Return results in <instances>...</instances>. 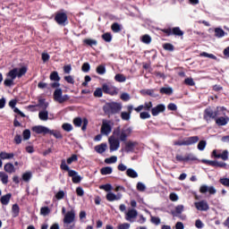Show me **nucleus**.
I'll return each instance as SVG.
<instances>
[{
  "label": "nucleus",
  "instance_id": "nucleus-46",
  "mask_svg": "<svg viewBox=\"0 0 229 229\" xmlns=\"http://www.w3.org/2000/svg\"><path fill=\"white\" fill-rule=\"evenodd\" d=\"M50 135H54V137L55 139H64V136L62 135V132L58 131H51L49 130L48 132Z\"/></svg>",
  "mask_w": 229,
  "mask_h": 229
},
{
  "label": "nucleus",
  "instance_id": "nucleus-22",
  "mask_svg": "<svg viewBox=\"0 0 229 229\" xmlns=\"http://www.w3.org/2000/svg\"><path fill=\"white\" fill-rule=\"evenodd\" d=\"M102 90L104 94H109L110 96H116L117 90L114 88H110L108 84H103Z\"/></svg>",
  "mask_w": 229,
  "mask_h": 229
},
{
  "label": "nucleus",
  "instance_id": "nucleus-18",
  "mask_svg": "<svg viewBox=\"0 0 229 229\" xmlns=\"http://www.w3.org/2000/svg\"><path fill=\"white\" fill-rule=\"evenodd\" d=\"M32 131L34 133H38V135H40L43 133V135H47L49 133V129L43 125H36L31 128Z\"/></svg>",
  "mask_w": 229,
  "mask_h": 229
},
{
  "label": "nucleus",
  "instance_id": "nucleus-17",
  "mask_svg": "<svg viewBox=\"0 0 229 229\" xmlns=\"http://www.w3.org/2000/svg\"><path fill=\"white\" fill-rule=\"evenodd\" d=\"M165 112V105L158 104L157 106L151 108V114L153 117H157L159 114H164Z\"/></svg>",
  "mask_w": 229,
  "mask_h": 229
},
{
  "label": "nucleus",
  "instance_id": "nucleus-7",
  "mask_svg": "<svg viewBox=\"0 0 229 229\" xmlns=\"http://www.w3.org/2000/svg\"><path fill=\"white\" fill-rule=\"evenodd\" d=\"M217 115H219V107H216V110L214 111L212 107L208 106L204 110V119L205 121H211V119H217Z\"/></svg>",
  "mask_w": 229,
  "mask_h": 229
},
{
  "label": "nucleus",
  "instance_id": "nucleus-5",
  "mask_svg": "<svg viewBox=\"0 0 229 229\" xmlns=\"http://www.w3.org/2000/svg\"><path fill=\"white\" fill-rule=\"evenodd\" d=\"M64 92L62 91V89L57 88L54 91V101H56L59 103V105H62L71 99V97L69 95H64L62 96Z\"/></svg>",
  "mask_w": 229,
  "mask_h": 229
},
{
  "label": "nucleus",
  "instance_id": "nucleus-29",
  "mask_svg": "<svg viewBox=\"0 0 229 229\" xmlns=\"http://www.w3.org/2000/svg\"><path fill=\"white\" fill-rule=\"evenodd\" d=\"M20 213H21V208H19V204H13L12 207L13 217H19Z\"/></svg>",
  "mask_w": 229,
  "mask_h": 229
},
{
  "label": "nucleus",
  "instance_id": "nucleus-16",
  "mask_svg": "<svg viewBox=\"0 0 229 229\" xmlns=\"http://www.w3.org/2000/svg\"><path fill=\"white\" fill-rule=\"evenodd\" d=\"M100 133L102 135H110V133H112V125H110V122L103 121Z\"/></svg>",
  "mask_w": 229,
  "mask_h": 229
},
{
  "label": "nucleus",
  "instance_id": "nucleus-62",
  "mask_svg": "<svg viewBox=\"0 0 229 229\" xmlns=\"http://www.w3.org/2000/svg\"><path fill=\"white\" fill-rule=\"evenodd\" d=\"M62 128L64 131H72V125L71 123H64Z\"/></svg>",
  "mask_w": 229,
  "mask_h": 229
},
{
  "label": "nucleus",
  "instance_id": "nucleus-19",
  "mask_svg": "<svg viewBox=\"0 0 229 229\" xmlns=\"http://www.w3.org/2000/svg\"><path fill=\"white\" fill-rule=\"evenodd\" d=\"M199 192L200 194H207V192H208L209 194L214 195L216 192H217V190H216L214 186H208L203 184L199 188Z\"/></svg>",
  "mask_w": 229,
  "mask_h": 229
},
{
  "label": "nucleus",
  "instance_id": "nucleus-51",
  "mask_svg": "<svg viewBox=\"0 0 229 229\" xmlns=\"http://www.w3.org/2000/svg\"><path fill=\"white\" fill-rule=\"evenodd\" d=\"M141 42H143V44H151V36L150 35H143L141 38Z\"/></svg>",
  "mask_w": 229,
  "mask_h": 229
},
{
  "label": "nucleus",
  "instance_id": "nucleus-33",
  "mask_svg": "<svg viewBox=\"0 0 229 229\" xmlns=\"http://www.w3.org/2000/svg\"><path fill=\"white\" fill-rule=\"evenodd\" d=\"M83 44L86 46H89V47H94V46H98V40L92 38H86L83 40Z\"/></svg>",
  "mask_w": 229,
  "mask_h": 229
},
{
  "label": "nucleus",
  "instance_id": "nucleus-64",
  "mask_svg": "<svg viewBox=\"0 0 229 229\" xmlns=\"http://www.w3.org/2000/svg\"><path fill=\"white\" fill-rule=\"evenodd\" d=\"M140 119H150L151 118V114L148 112H141L140 114Z\"/></svg>",
  "mask_w": 229,
  "mask_h": 229
},
{
  "label": "nucleus",
  "instance_id": "nucleus-8",
  "mask_svg": "<svg viewBox=\"0 0 229 229\" xmlns=\"http://www.w3.org/2000/svg\"><path fill=\"white\" fill-rule=\"evenodd\" d=\"M199 141V137L198 136H191L188 137L183 140L175 141L174 144V146H192V144H196Z\"/></svg>",
  "mask_w": 229,
  "mask_h": 229
},
{
  "label": "nucleus",
  "instance_id": "nucleus-44",
  "mask_svg": "<svg viewBox=\"0 0 229 229\" xmlns=\"http://www.w3.org/2000/svg\"><path fill=\"white\" fill-rule=\"evenodd\" d=\"M163 49H165V51L173 52V51H174V46L171 43H165L163 45Z\"/></svg>",
  "mask_w": 229,
  "mask_h": 229
},
{
  "label": "nucleus",
  "instance_id": "nucleus-63",
  "mask_svg": "<svg viewBox=\"0 0 229 229\" xmlns=\"http://www.w3.org/2000/svg\"><path fill=\"white\" fill-rule=\"evenodd\" d=\"M81 71L83 72H89V71H90V64L89 63H84L81 66Z\"/></svg>",
  "mask_w": 229,
  "mask_h": 229
},
{
  "label": "nucleus",
  "instance_id": "nucleus-27",
  "mask_svg": "<svg viewBox=\"0 0 229 229\" xmlns=\"http://www.w3.org/2000/svg\"><path fill=\"white\" fill-rule=\"evenodd\" d=\"M215 121L218 126H226V124H228L229 118H225L221 116L219 118H216Z\"/></svg>",
  "mask_w": 229,
  "mask_h": 229
},
{
  "label": "nucleus",
  "instance_id": "nucleus-9",
  "mask_svg": "<svg viewBox=\"0 0 229 229\" xmlns=\"http://www.w3.org/2000/svg\"><path fill=\"white\" fill-rule=\"evenodd\" d=\"M108 142H109V149L111 153L114 151H117V149H119V148L121 147V141L117 138H115V136L114 135L109 137Z\"/></svg>",
  "mask_w": 229,
  "mask_h": 229
},
{
  "label": "nucleus",
  "instance_id": "nucleus-52",
  "mask_svg": "<svg viewBox=\"0 0 229 229\" xmlns=\"http://www.w3.org/2000/svg\"><path fill=\"white\" fill-rule=\"evenodd\" d=\"M199 151H203L207 148V140H200L197 146Z\"/></svg>",
  "mask_w": 229,
  "mask_h": 229
},
{
  "label": "nucleus",
  "instance_id": "nucleus-53",
  "mask_svg": "<svg viewBox=\"0 0 229 229\" xmlns=\"http://www.w3.org/2000/svg\"><path fill=\"white\" fill-rule=\"evenodd\" d=\"M184 84L188 85L189 87H194V85H196V82H194L193 78H186L184 80Z\"/></svg>",
  "mask_w": 229,
  "mask_h": 229
},
{
  "label": "nucleus",
  "instance_id": "nucleus-4",
  "mask_svg": "<svg viewBox=\"0 0 229 229\" xmlns=\"http://www.w3.org/2000/svg\"><path fill=\"white\" fill-rule=\"evenodd\" d=\"M6 76L7 79H5L4 81V87H13V85H15L14 80L18 78L17 68H13V70L9 71Z\"/></svg>",
  "mask_w": 229,
  "mask_h": 229
},
{
  "label": "nucleus",
  "instance_id": "nucleus-34",
  "mask_svg": "<svg viewBox=\"0 0 229 229\" xmlns=\"http://www.w3.org/2000/svg\"><path fill=\"white\" fill-rule=\"evenodd\" d=\"M113 169L112 167L110 166H105V167H102L100 169V174L103 175V176H106V174H112L113 173Z\"/></svg>",
  "mask_w": 229,
  "mask_h": 229
},
{
  "label": "nucleus",
  "instance_id": "nucleus-13",
  "mask_svg": "<svg viewBox=\"0 0 229 229\" xmlns=\"http://www.w3.org/2000/svg\"><path fill=\"white\" fill-rule=\"evenodd\" d=\"M153 108V102L148 101L145 102L143 105L139 106L138 107H135L134 110L137 112V114L142 112V110H145L146 112H151V109Z\"/></svg>",
  "mask_w": 229,
  "mask_h": 229
},
{
  "label": "nucleus",
  "instance_id": "nucleus-45",
  "mask_svg": "<svg viewBox=\"0 0 229 229\" xmlns=\"http://www.w3.org/2000/svg\"><path fill=\"white\" fill-rule=\"evenodd\" d=\"M40 214L41 216H49V214H51V209L49 207H42L40 208Z\"/></svg>",
  "mask_w": 229,
  "mask_h": 229
},
{
  "label": "nucleus",
  "instance_id": "nucleus-61",
  "mask_svg": "<svg viewBox=\"0 0 229 229\" xmlns=\"http://www.w3.org/2000/svg\"><path fill=\"white\" fill-rule=\"evenodd\" d=\"M22 180L23 182H28L29 180H31V172H26L22 174Z\"/></svg>",
  "mask_w": 229,
  "mask_h": 229
},
{
  "label": "nucleus",
  "instance_id": "nucleus-11",
  "mask_svg": "<svg viewBox=\"0 0 229 229\" xmlns=\"http://www.w3.org/2000/svg\"><path fill=\"white\" fill-rule=\"evenodd\" d=\"M55 21L59 24V26H65L67 22V13H62V12H57L55 13Z\"/></svg>",
  "mask_w": 229,
  "mask_h": 229
},
{
  "label": "nucleus",
  "instance_id": "nucleus-10",
  "mask_svg": "<svg viewBox=\"0 0 229 229\" xmlns=\"http://www.w3.org/2000/svg\"><path fill=\"white\" fill-rule=\"evenodd\" d=\"M175 160L176 162H196V160H198V157L193 156L191 153H188L184 157L177 154L175 156Z\"/></svg>",
  "mask_w": 229,
  "mask_h": 229
},
{
  "label": "nucleus",
  "instance_id": "nucleus-21",
  "mask_svg": "<svg viewBox=\"0 0 229 229\" xmlns=\"http://www.w3.org/2000/svg\"><path fill=\"white\" fill-rule=\"evenodd\" d=\"M137 216H139V212L137 209H129L128 212L125 214L126 221H130V223H133L132 219H136Z\"/></svg>",
  "mask_w": 229,
  "mask_h": 229
},
{
  "label": "nucleus",
  "instance_id": "nucleus-59",
  "mask_svg": "<svg viewBox=\"0 0 229 229\" xmlns=\"http://www.w3.org/2000/svg\"><path fill=\"white\" fill-rule=\"evenodd\" d=\"M64 198H65V191H59L56 194H55V199H64Z\"/></svg>",
  "mask_w": 229,
  "mask_h": 229
},
{
  "label": "nucleus",
  "instance_id": "nucleus-6",
  "mask_svg": "<svg viewBox=\"0 0 229 229\" xmlns=\"http://www.w3.org/2000/svg\"><path fill=\"white\" fill-rule=\"evenodd\" d=\"M162 33H165L166 37H171L174 35V37H182L184 35L183 30L180 29V27L161 29Z\"/></svg>",
  "mask_w": 229,
  "mask_h": 229
},
{
  "label": "nucleus",
  "instance_id": "nucleus-12",
  "mask_svg": "<svg viewBox=\"0 0 229 229\" xmlns=\"http://www.w3.org/2000/svg\"><path fill=\"white\" fill-rule=\"evenodd\" d=\"M75 219H76V211L74 209H72L70 211H67V213L64 215L63 221L64 225H71V223H74Z\"/></svg>",
  "mask_w": 229,
  "mask_h": 229
},
{
  "label": "nucleus",
  "instance_id": "nucleus-20",
  "mask_svg": "<svg viewBox=\"0 0 229 229\" xmlns=\"http://www.w3.org/2000/svg\"><path fill=\"white\" fill-rule=\"evenodd\" d=\"M135 108L131 105L127 106V112L121 113V119L123 121H130L131 119V112H133Z\"/></svg>",
  "mask_w": 229,
  "mask_h": 229
},
{
  "label": "nucleus",
  "instance_id": "nucleus-31",
  "mask_svg": "<svg viewBox=\"0 0 229 229\" xmlns=\"http://www.w3.org/2000/svg\"><path fill=\"white\" fill-rule=\"evenodd\" d=\"M225 35H226V32H225L223 29L221 28L215 29V37H216V38H223Z\"/></svg>",
  "mask_w": 229,
  "mask_h": 229
},
{
  "label": "nucleus",
  "instance_id": "nucleus-48",
  "mask_svg": "<svg viewBox=\"0 0 229 229\" xmlns=\"http://www.w3.org/2000/svg\"><path fill=\"white\" fill-rule=\"evenodd\" d=\"M143 94L150 96V98H158V95L155 94V89H146L143 90Z\"/></svg>",
  "mask_w": 229,
  "mask_h": 229
},
{
  "label": "nucleus",
  "instance_id": "nucleus-40",
  "mask_svg": "<svg viewBox=\"0 0 229 229\" xmlns=\"http://www.w3.org/2000/svg\"><path fill=\"white\" fill-rule=\"evenodd\" d=\"M160 94H165L166 96H171L173 94V88H161L159 89Z\"/></svg>",
  "mask_w": 229,
  "mask_h": 229
},
{
  "label": "nucleus",
  "instance_id": "nucleus-42",
  "mask_svg": "<svg viewBox=\"0 0 229 229\" xmlns=\"http://www.w3.org/2000/svg\"><path fill=\"white\" fill-rule=\"evenodd\" d=\"M0 180L4 185L8 183V174L4 172H0Z\"/></svg>",
  "mask_w": 229,
  "mask_h": 229
},
{
  "label": "nucleus",
  "instance_id": "nucleus-24",
  "mask_svg": "<svg viewBox=\"0 0 229 229\" xmlns=\"http://www.w3.org/2000/svg\"><path fill=\"white\" fill-rule=\"evenodd\" d=\"M106 143H101L100 145L95 146V151L98 153L99 155H103L105 151H106Z\"/></svg>",
  "mask_w": 229,
  "mask_h": 229
},
{
  "label": "nucleus",
  "instance_id": "nucleus-36",
  "mask_svg": "<svg viewBox=\"0 0 229 229\" xmlns=\"http://www.w3.org/2000/svg\"><path fill=\"white\" fill-rule=\"evenodd\" d=\"M126 174L127 176H129V178H138L139 176V174H137V172L132 168H128L126 171Z\"/></svg>",
  "mask_w": 229,
  "mask_h": 229
},
{
  "label": "nucleus",
  "instance_id": "nucleus-37",
  "mask_svg": "<svg viewBox=\"0 0 229 229\" xmlns=\"http://www.w3.org/2000/svg\"><path fill=\"white\" fill-rule=\"evenodd\" d=\"M28 72V68L26 66H22L21 68H17V76L18 78H22L24 74Z\"/></svg>",
  "mask_w": 229,
  "mask_h": 229
},
{
  "label": "nucleus",
  "instance_id": "nucleus-2",
  "mask_svg": "<svg viewBox=\"0 0 229 229\" xmlns=\"http://www.w3.org/2000/svg\"><path fill=\"white\" fill-rule=\"evenodd\" d=\"M104 114L110 117L111 115H115L123 110V104L117 102H109L103 106Z\"/></svg>",
  "mask_w": 229,
  "mask_h": 229
},
{
  "label": "nucleus",
  "instance_id": "nucleus-15",
  "mask_svg": "<svg viewBox=\"0 0 229 229\" xmlns=\"http://www.w3.org/2000/svg\"><path fill=\"white\" fill-rule=\"evenodd\" d=\"M194 205L197 210H199L200 212H207V210L210 208V207L208 206V202H207V200H200L195 202Z\"/></svg>",
  "mask_w": 229,
  "mask_h": 229
},
{
  "label": "nucleus",
  "instance_id": "nucleus-54",
  "mask_svg": "<svg viewBox=\"0 0 229 229\" xmlns=\"http://www.w3.org/2000/svg\"><path fill=\"white\" fill-rule=\"evenodd\" d=\"M200 56H205L206 58H211V60H217V57L214 54H208L207 52L200 53Z\"/></svg>",
  "mask_w": 229,
  "mask_h": 229
},
{
  "label": "nucleus",
  "instance_id": "nucleus-43",
  "mask_svg": "<svg viewBox=\"0 0 229 229\" xmlns=\"http://www.w3.org/2000/svg\"><path fill=\"white\" fill-rule=\"evenodd\" d=\"M23 140H30L31 139V131L26 129L22 132Z\"/></svg>",
  "mask_w": 229,
  "mask_h": 229
},
{
  "label": "nucleus",
  "instance_id": "nucleus-57",
  "mask_svg": "<svg viewBox=\"0 0 229 229\" xmlns=\"http://www.w3.org/2000/svg\"><path fill=\"white\" fill-rule=\"evenodd\" d=\"M217 158H222V160H228V150H224L222 154L216 156Z\"/></svg>",
  "mask_w": 229,
  "mask_h": 229
},
{
  "label": "nucleus",
  "instance_id": "nucleus-58",
  "mask_svg": "<svg viewBox=\"0 0 229 229\" xmlns=\"http://www.w3.org/2000/svg\"><path fill=\"white\" fill-rule=\"evenodd\" d=\"M95 98H103V89H101V88H98L94 93H93Z\"/></svg>",
  "mask_w": 229,
  "mask_h": 229
},
{
  "label": "nucleus",
  "instance_id": "nucleus-32",
  "mask_svg": "<svg viewBox=\"0 0 229 229\" xmlns=\"http://www.w3.org/2000/svg\"><path fill=\"white\" fill-rule=\"evenodd\" d=\"M38 118L40 119V121H47V119H49V112H47V110L40 111L38 113Z\"/></svg>",
  "mask_w": 229,
  "mask_h": 229
},
{
  "label": "nucleus",
  "instance_id": "nucleus-39",
  "mask_svg": "<svg viewBox=\"0 0 229 229\" xmlns=\"http://www.w3.org/2000/svg\"><path fill=\"white\" fill-rule=\"evenodd\" d=\"M115 81H118V83H124L126 81V76L123 73H118L114 76Z\"/></svg>",
  "mask_w": 229,
  "mask_h": 229
},
{
  "label": "nucleus",
  "instance_id": "nucleus-56",
  "mask_svg": "<svg viewBox=\"0 0 229 229\" xmlns=\"http://www.w3.org/2000/svg\"><path fill=\"white\" fill-rule=\"evenodd\" d=\"M150 222L152 223V225H156V226H158V225H160V223H161L160 217L151 216L150 217Z\"/></svg>",
  "mask_w": 229,
  "mask_h": 229
},
{
  "label": "nucleus",
  "instance_id": "nucleus-25",
  "mask_svg": "<svg viewBox=\"0 0 229 229\" xmlns=\"http://www.w3.org/2000/svg\"><path fill=\"white\" fill-rule=\"evenodd\" d=\"M4 171L12 174V173H15V166L12 163H6L4 166Z\"/></svg>",
  "mask_w": 229,
  "mask_h": 229
},
{
  "label": "nucleus",
  "instance_id": "nucleus-30",
  "mask_svg": "<svg viewBox=\"0 0 229 229\" xmlns=\"http://www.w3.org/2000/svg\"><path fill=\"white\" fill-rule=\"evenodd\" d=\"M14 154L13 153H7L4 151L0 152V158L2 160H10V158H13Z\"/></svg>",
  "mask_w": 229,
  "mask_h": 229
},
{
  "label": "nucleus",
  "instance_id": "nucleus-1",
  "mask_svg": "<svg viewBox=\"0 0 229 229\" xmlns=\"http://www.w3.org/2000/svg\"><path fill=\"white\" fill-rule=\"evenodd\" d=\"M131 133H133V129H131V127H123L121 129V126H118L113 131L114 137L120 142H126L128 137L131 136Z\"/></svg>",
  "mask_w": 229,
  "mask_h": 229
},
{
  "label": "nucleus",
  "instance_id": "nucleus-41",
  "mask_svg": "<svg viewBox=\"0 0 229 229\" xmlns=\"http://www.w3.org/2000/svg\"><path fill=\"white\" fill-rule=\"evenodd\" d=\"M96 72H97L98 74H100V75L106 74V67H105V64H99L97 67Z\"/></svg>",
  "mask_w": 229,
  "mask_h": 229
},
{
  "label": "nucleus",
  "instance_id": "nucleus-38",
  "mask_svg": "<svg viewBox=\"0 0 229 229\" xmlns=\"http://www.w3.org/2000/svg\"><path fill=\"white\" fill-rule=\"evenodd\" d=\"M49 78H50L51 81H60V80H61L60 75H58V72H56V71L52 72L50 73Z\"/></svg>",
  "mask_w": 229,
  "mask_h": 229
},
{
  "label": "nucleus",
  "instance_id": "nucleus-50",
  "mask_svg": "<svg viewBox=\"0 0 229 229\" xmlns=\"http://www.w3.org/2000/svg\"><path fill=\"white\" fill-rule=\"evenodd\" d=\"M102 38L105 42H112V34L110 32H106L102 35Z\"/></svg>",
  "mask_w": 229,
  "mask_h": 229
},
{
  "label": "nucleus",
  "instance_id": "nucleus-3",
  "mask_svg": "<svg viewBox=\"0 0 229 229\" xmlns=\"http://www.w3.org/2000/svg\"><path fill=\"white\" fill-rule=\"evenodd\" d=\"M60 168L62 169V171H67L68 176L72 178V183H80L81 180H83L81 175H78V172L71 170L69 165H67V164L65 163V159L62 160Z\"/></svg>",
  "mask_w": 229,
  "mask_h": 229
},
{
  "label": "nucleus",
  "instance_id": "nucleus-55",
  "mask_svg": "<svg viewBox=\"0 0 229 229\" xmlns=\"http://www.w3.org/2000/svg\"><path fill=\"white\" fill-rule=\"evenodd\" d=\"M82 123H83V119H81V117H76L73 119V124L77 128H80Z\"/></svg>",
  "mask_w": 229,
  "mask_h": 229
},
{
  "label": "nucleus",
  "instance_id": "nucleus-60",
  "mask_svg": "<svg viewBox=\"0 0 229 229\" xmlns=\"http://www.w3.org/2000/svg\"><path fill=\"white\" fill-rule=\"evenodd\" d=\"M219 183L224 185V187H229V178H220Z\"/></svg>",
  "mask_w": 229,
  "mask_h": 229
},
{
  "label": "nucleus",
  "instance_id": "nucleus-26",
  "mask_svg": "<svg viewBox=\"0 0 229 229\" xmlns=\"http://www.w3.org/2000/svg\"><path fill=\"white\" fill-rule=\"evenodd\" d=\"M10 199H12V193H7L0 198V203L6 206L10 203Z\"/></svg>",
  "mask_w": 229,
  "mask_h": 229
},
{
  "label": "nucleus",
  "instance_id": "nucleus-47",
  "mask_svg": "<svg viewBox=\"0 0 229 229\" xmlns=\"http://www.w3.org/2000/svg\"><path fill=\"white\" fill-rule=\"evenodd\" d=\"M66 162L69 165H71L72 162H78V155L72 154V157L67 158Z\"/></svg>",
  "mask_w": 229,
  "mask_h": 229
},
{
  "label": "nucleus",
  "instance_id": "nucleus-23",
  "mask_svg": "<svg viewBox=\"0 0 229 229\" xmlns=\"http://www.w3.org/2000/svg\"><path fill=\"white\" fill-rule=\"evenodd\" d=\"M121 198H123V195H121L119 193L117 195H115L112 192H109V193L106 194L107 201H116V200L121 199Z\"/></svg>",
  "mask_w": 229,
  "mask_h": 229
},
{
  "label": "nucleus",
  "instance_id": "nucleus-35",
  "mask_svg": "<svg viewBox=\"0 0 229 229\" xmlns=\"http://www.w3.org/2000/svg\"><path fill=\"white\" fill-rule=\"evenodd\" d=\"M111 30H112L113 33H120V31H122L123 28L121 27V24H119L118 22H114L111 25Z\"/></svg>",
  "mask_w": 229,
  "mask_h": 229
},
{
  "label": "nucleus",
  "instance_id": "nucleus-28",
  "mask_svg": "<svg viewBox=\"0 0 229 229\" xmlns=\"http://www.w3.org/2000/svg\"><path fill=\"white\" fill-rule=\"evenodd\" d=\"M183 210H184L183 205H178L175 207V210L171 211V214L172 216H174V217H176V216H179V214H182Z\"/></svg>",
  "mask_w": 229,
  "mask_h": 229
},
{
  "label": "nucleus",
  "instance_id": "nucleus-14",
  "mask_svg": "<svg viewBox=\"0 0 229 229\" xmlns=\"http://www.w3.org/2000/svg\"><path fill=\"white\" fill-rule=\"evenodd\" d=\"M137 146H139V141H131V140L125 141V147H124L125 153H133Z\"/></svg>",
  "mask_w": 229,
  "mask_h": 229
},
{
  "label": "nucleus",
  "instance_id": "nucleus-49",
  "mask_svg": "<svg viewBox=\"0 0 229 229\" xmlns=\"http://www.w3.org/2000/svg\"><path fill=\"white\" fill-rule=\"evenodd\" d=\"M117 162V156H112L105 159V164H115Z\"/></svg>",
  "mask_w": 229,
  "mask_h": 229
}]
</instances>
